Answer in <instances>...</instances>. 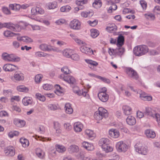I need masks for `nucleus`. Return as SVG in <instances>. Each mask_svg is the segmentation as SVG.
Wrapping results in <instances>:
<instances>
[{"mask_svg":"<svg viewBox=\"0 0 160 160\" xmlns=\"http://www.w3.org/2000/svg\"><path fill=\"white\" fill-rule=\"evenodd\" d=\"M22 102L25 106H27L31 103L32 101L29 98L25 97L22 100Z\"/></svg>","mask_w":160,"mask_h":160,"instance_id":"obj_43","label":"nucleus"},{"mask_svg":"<svg viewBox=\"0 0 160 160\" xmlns=\"http://www.w3.org/2000/svg\"><path fill=\"white\" fill-rule=\"evenodd\" d=\"M140 3L143 10L146 9L147 7V5L145 2L144 1H140Z\"/></svg>","mask_w":160,"mask_h":160,"instance_id":"obj_62","label":"nucleus"},{"mask_svg":"<svg viewBox=\"0 0 160 160\" xmlns=\"http://www.w3.org/2000/svg\"><path fill=\"white\" fill-rule=\"evenodd\" d=\"M96 78L99 79L101 80L103 82H106L107 83H110V80L104 77H102L100 76H97Z\"/></svg>","mask_w":160,"mask_h":160,"instance_id":"obj_51","label":"nucleus"},{"mask_svg":"<svg viewBox=\"0 0 160 160\" xmlns=\"http://www.w3.org/2000/svg\"><path fill=\"white\" fill-rule=\"evenodd\" d=\"M70 26L74 29L79 30L80 28L81 23L79 20L74 19L70 22Z\"/></svg>","mask_w":160,"mask_h":160,"instance_id":"obj_11","label":"nucleus"},{"mask_svg":"<svg viewBox=\"0 0 160 160\" xmlns=\"http://www.w3.org/2000/svg\"><path fill=\"white\" fill-rule=\"evenodd\" d=\"M125 49L122 47H119L115 49V55H118L120 57L123 54Z\"/></svg>","mask_w":160,"mask_h":160,"instance_id":"obj_21","label":"nucleus"},{"mask_svg":"<svg viewBox=\"0 0 160 160\" xmlns=\"http://www.w3.org/2000/svg\"><path fill=\"white\" fill-rule=\"evenodd\" d=\"M37 156L40 158H42L43 157V155H42V152L40 148H38L36 152Z\"/></svg>","mask_w":160,"mask_h":160,"instance_id":"obj_48","label":"nucleus"},{"mask_svg":"<svg viewBox=\"0 0 160 160\" xmlns=\"http://www.w3.org/2000/svg\"><path fill=\"white\" fill-rule=\"evenodd\" d=\"M107 110L102 107L99 108L98 110L96 111L94 114V118L98 120H102L103 117L106 118L108 117Z\"/></svg>","mask_w":160,"mask_h":160,"instance_id":"obj_2","label":"nucleus"},{"mask_svg":"<svg viewBox=\"0 0 160 160\" xmlns=\"http://www.w3.org/2000/svg\"><path fill=\"white\" fill-rule=\"evenodd\" d=\"M73 52V50L72 49H66L63 51L62 54L64 56L69 58L70 57Z\"/></svg>","mask_w":160,"mask_h":160,"instance_id":"obj_31","label":"nucleus"},{"mask_svg":"<svg viewBox=\"0 0 160 160\" xmlns=\"http://www.w3.org/2000/svg\"><path fill=\"white\" fill-rule=\"evenodd\" d=\"M9 7L11 10L17 11L20 10V5L16 4H11L9 5Z\"/></svg>","mask_w":160,"mask_h":160,"instance_id":"obj_36","label":"nucleus"},{"mask_svg":"<svg viewBox=\"0 0 160 160\" xmlns=\"http://www.w3.org/2000/svg\"><path fill=\"white\" fill-rule=\"evenodd\" d=\"M126 122L130 125H133L136 123L135 118L132 116H128L126 119Z\"/></svg>","mask_w":160,"mask_h":160,"instance_id":"obj_23","label":"nucleus"},{"mask_svg":"<svg viewBox=\"0 0 160 160\" xmlns=\"http://www.w3.org/2000/svg\"><path fill=\"white\" fill-rule=\"evenodd\" d=\"M68 150L70 153H72L77 152L79 151V148L77 146L75 145H72L69 147Z\"/></svg>","mask_w":160,"mask_h":160,"instance_id":"obj_25","label":"nucleus"},{"mask_svg":"<svg viewBox=\"0 0 160 160\" xmlns=\"http://www.w3.org/2000/svg\"><path fill=\"white\" fill-rule=\"evenodd\" d=\"M134 147L136 151L139 153L143 155H146L147 154L148 151L147 147L143 146L138 147L137 144H136Z\"/></svg>","mask_w":160,"mask_h":160,"instance_id":"obj_12","label":"nucleus"},{"mask_svg":"<svg viewBox=\"0 0 160 160\" xmlns=\"http://www.w3.org/2000/svg\"><path fill=\"white\" fill-rule=\"evenodd\" d=\"M36 96L38 99L41 101L44 102L46 100L45 97L43 95H41V94L40 93H36Z\"/></svg>","mask_w":160,"mask_h":160,"instance_id":"obj_46","label":"nucleus"},{"mask_svg":"<svg viewBox=\"0 0 160 160\" xmlns=\"http://www.w3.org/2000/svg\"><path fill=\"white\" fill-rule=\"evenodd\" d=\"M60 78L63 79L64 81L67 82L70 84H74L76 82V80L73 77L71 76L64 75L61 74L60 76Z\"/></svg>","mask_w":160,"mask_h":160,"instance_id":"obj_8","label":"nucleus"},{"mask_svg":"<svg viewBox=\"0 0 160 160\" xmlns=\"http://www.w3.org/2000/svg\"><path fill=\"white\" fill-rule=\"evenodd\" d=\"M145 133L147 137L148 138H154L156 137V134L155 132L150 129L146 130Z\"/></svg>","mask_w":160,"mask_h":160,"instance_id":"obj_20","label":"nucleus"},{"mask_svg":"<svg viewBox=\"0 0 160 160\" xmlns=\"http://www.w3.org/2000/svg\"><path fill=\"white\" fill-rule=\"evenodd\" d=\"M4 24L5 26L4 28H8L13 31H18L17 30L18 25H15L11 22H5Z\"/></svg>","mask_w":160,"mask_h":160,"instance_id":"obj_16","label":"nucleus"},{"mask_svg":"<svg viewBox=\"0 0 160 160\" xmlns=\"http://www.w3.org/2000/svg\"><path fill=\"white\" fill-rule=\"evenodd\" d=\"M124 38L121 34L118 36L117 38V46L118 47H122L124 44Z\"/></svg>","mask_w":160,"mask_h":160,"instance_id":"obj_24","label":"nucleus"},{"mask_svg":"<svg viewBox=\"0 0 160 160\" xmlns=\"http://www.w3.org/2000/svg\"><path fill=\"white\" fill-rule=\"evenodd\" d=\"M61 71L63 72L64 75L67 76L68 74H69L70 72L68 68L67 67H64L61 68Z\"/></svg>","mask_w":160,"mask_h":160,"instance_id":"obj_45","label":"nucleus"},{"mask_svg":"<svg viewBox=\"0 0 160 160\" xmlns=\"http://www.w3.org/2000/svg\"><path fill=\"white\" fill-rule=\"evenodd\" d=\"M80 50L82 53H85L87 54H93V50L90 48L83 46L80 48Z\"/></svg>","mask_w":160,"mask_h":160,"instance_id":"obj_17","label":"nucleus"},{"mask_svg":"<svg viewBox=\"0 0 160 160\" xmlns=\"http://www.w3.org/2000/svg\"><path fill=\"white\" fill-rule=\"evenodd\" d=\"M17 39L19 41H22L26 43H28L33 42L32 39L31 38L27 36L18 37Z\"/></svg>","mask_w":160,"mask_h":160,"instance_id":"obj_18","label":"nucleus"},{"mask_svg":"<svg viewBox=\"0 0 160 160\" xmlns=\"http://www.w3.org/2000/svg\"><path fill=\"white\" fill-rule=\"evenodd\" d=\"M98 97L99 99L103 102H107L108 99L109 95L106 93L100 92L98 94Z\"/></svg>","mask_w":160,"mask_h":160,"instance_id":"obj_14","label":"nucleus"},{"mask_svg":"<svg viewBox=\"0 0 160 160\" xmlns=\"http://www.w3.org/2000/svg\"><path fill=\"white\" fill-rule=\"evenodd\" d=\"M92 5L95 7L96 5H97L98 7H100L102 5V3L101 0H95V2L93 3Z\"/></svg>","mask_w":160,"mask_h":160,"instance_id":"obj_52","label":"nucleus"},{"mask_svg":"<svg viewBox=\"0 0 160 160\" xmlns=\"http://www.w3.org/2000/svg\"><path fill=\"white\" fill-rule=\"evenodd\" d=\"M4 35L6 37H13L14 35H18V33H14L11 32L7 30L5 31L4 32Z\"/></svg>","mask_w":160,"mask_h":160,"instance_id":"obj_44","label":"nucleus"},{"mask_svg":"<svg viewBox=\"0 0 160 160\" xmlns=\"http://www.w3.org/2000/svg\"><path fill=\"white\" fill-rule=\"evenodd\" d=\"M3 69L6 72H12L18 69V67L13 64H7L3 66Z\"/></svg>","mask_w":160,"mask_h":160,"instance_id":"obj_13","label":"nucleus"},{"mask_svg":"<svg viewBox=\"0 0 160 160\" xmlns=\"http://www.w3.org/2000/svg\"><path fill=\"white\" fill-rule=\"evenodd\" d=\"M64 126V128L67 131H70L72 128V125L69 123H65Z\"/></svg>","mask_w":160,"mask_h":160,"instance_id":"obj_53","label":"nucleus"},{"mask_svg":"<svg viewBox=\"0 0 160 160\" xmlns=\"http://www.w3.org/2000/svg\"><path fill=\"white\" fill-rule=\"evenodd\" d=\"M54 87L58 92L60 93L62 92V88L60 87V85L56 84L55 85Z\"/></svg>","mask_w":160,"mask_h":160,"instance_id":"obj_61","label":"nucleus"},{"mask_svg":"<svg viewBox=\"0 0 160 160\" xmlns=\"http://www.w3.org/2000/svg\"><path fill=\"white\" fill-rule=\"evenodd\" d=\"M154 12L158 14H160V6H157L154 7Z\"/></svg>","mask_w":160,"mask_h":160,"instance_id":"obj_64","label":"nucleus"},{"mask_svg":"<svg viewBox=\"0 0 160 160\" xmlns=\"http://www.w3.org/2000/svg\"><path fill=\"white\" fill-rule=\"evenodd\" d=\"M91 36L93 38L97 37L99 34L98 30L95 29H92L91 30Z\"/></svg>","mask_w":160,"mask_h":160,"instance_id":"obj_41","label":"nucleus"},{"mask_svg":"<svg viewBox=\"0 0 160 160\" xmlns=\"http://www.w3.org/2000/svg\"><path fill=\"white\" fill-rule=\"evenodd\" d=\"M110 142L109 140L107 138H101L99 142V144L100 146L102 147L103 145L109 144Z\"/></svg>","mask_w":160,"mask_h":160,"instance_id":"obj_35","label":"nucleus"},{"mask_svg":"<svg viewBox=\"0 0 160 160\" xmlns=\"http://www.w3.org/2000/svg\"><path fill=\"white\" fill-rule=\"evenodd\" d=\"M47 54L42 52H37L35 53V55L37 57H45L46 56Z\"/></svg>","mask_w":160,"mask_h":160,"instance_id":"obj_50","label":"nucleus"},{"mask_svg":"<svg viewBox=\"0 0 160 160\" xmlns=\"http://www.w3.org/2000/svg\"><path fill=\"white\" fill-rule=\"evenodd\" d=\"M109 134L110 137L113 138H117L119 135V131L116 129H112L109 131Z\"/></svg>","mask_w":160,"mask_h":160,"instance_id":"obj_19","label":"nucleus"},{"mask_svg":"<svg viewBox=\"0 0 160 160\" xmlns=\"http://www.w3.org/2000/svg\"><path fill=\"white\" fill-rule=\"evenodd\" d=\"M140 97L144 101H150L152 100V97L151 96H148L145 92H142L140 94Z\"/></svg>","mask_w":160,"mask_h":160,"instance_id":"obj_29","label":"nucleus"},{"mask_svg":"<svg viewBox=\"0 0 160 160\" xmlns=\"http://www.w3.org/2000/svg\"><path fill=\"white\" fill-rule=\"evenodd\" d=\"M108 4H110L112 6L110 7L109 9L108 10V12L109 13H111L112 12V10H115L117 9V7L116 4L113 1L110 0L108 1Z\"/></svg>","mask_w":160,"mask_h":160,"instance_id":"obj_27","label":"nucleus"},{"mask_svg":"<svg viewBox=\"0 0 160 160\" xmlns=\"http://www.w3.org/2000/svg\"><path fill=\"white\" fill-rule=\"evenodd\" d=\"M85 133L87 138L91 139L95 136L93 131L90 129H86L85 131Z\"/></svg>","mask_w":160,"mask_h":160,"instance_id":"obj_22","label":"nucleus"},{"mask_svg":"<svg viewBox=\"0 0 160 160\" xmlns=\"http://www.w3.org/2000/svg\"><path fill=\"white\" fill-rule=\"evenodd\" d=\"M98 21L96 20H95L93 21H88V22L90 25L92 26H95L98 23Z\"/></svg>","mask_w":160,"mask_h":160,"instance_id":"obj_63","label":"nucleus"},{"mask_svg":"<svg viewBox=\"0 0 160 160\" xmlns=\"http://www.w3.org/2000/svg\"><path fill=\"white\" fill-rule=\"evenodd\" d=\"M56 148L57 151L60 153H63L66 150V148L64 146L58 145L56 146Z\"/></svg>","mask_w":160,"mask_h":160,"instance_id":"obj_38","label":"nucleus"},{"mask_svg":"<svg viewBox=\"0 0 160 160\" xmlns=\"http://www.w3.org/2000/svg\"><path fill=\"white\" fill-rule=\"evenodd\" d=\"M17 90L19 92H27L28 91V88L23 85H20L17 87Z\"/></svg>","mask_w":160,"mask_h":160,"instance_id":"obj_42","label":"nucleus"},{"mask_svg":"<svg viewBox=\"0 0 160 160\" xmlns=\"http://www.w3.org/2000/svg\"><path fill=\"white\" fill-rule=\"evenodd\" d=\"M126 71L129 77L136 80H138L139 78L137 72L132 68H128Z\"/></svg>","mask_w":160,"mask_h":160,"instance_id":"obj_6","label":"nucleus"},{"mask_svg":"<svg viewBox=\"0 0 160 160\" xmlns=\"http://www.w3.org/2000/svg\"><path fill=\"white\" fill-rule=\"evenodd\" d=\"M83 128V125L80 122H75L74 124V129L76 132H81Z\"/></svg>","mask_w":160,"mask_h":160,"instance_id":"obj_15","label":"nucleus"},{"mask_svg":"<svg viewBox=\"0 0 160 160\" xmlns=\"http://www.w3.org/2000/svg\"><path fill=\"white\" fill-rule=\"evenodd\" d=\"M83 147L88 151H91L94 149L92 144L89 143L87 142H84L82 143Z\"/></svg>","mask_w":160,"mask_h":160,"instance_id":"obj_28","label":"nucleus"},{"mask_svg":"<svg viewBox=\"0 0 160 160\" xmlns=\"http://www.w3.org/2000/svg\"><path fill=\"white\" fill-rule=\"evenodd\" d=\"M39 48L41 50L44 51H50L53 50V49L50 46L48 45L45 44H42L40 45Z\"/></svg>","mask_w":160,"mask_h":160,"instance_id":"obj_26","label":"nucleus"},{"mask_svg":"<svg viewBox=\"0 0 160 160\" xmlns=\"http://www.w3.org/2000/svg\"><path fill=\"white\" fill-rule=\"evenodd\" d=\"M106 29L108 32H111L112 31L117 30V27L114 23H112L108 25V26L106 28Z\"/></svg>","mask_w":160,"mask_h":160,"instance_id":"obj_34","label":"nucleus"},{"mask_svg":"<svg viewBox=\"0 0 160 160\" xmlns=\"http://www.w3.org/2000/svg\"><path fill=\"white\" fill-rule=\"evenodd\" d=\"M32 4L31 3L23 4L22 5H20V9L21 8L25 9L29 7L32 6Z\"/></svg>","mask_w":160,"mask_h":160,"instance_id":"obj_54","label":"nucleus"},{"mask_svg":"<svg viewBox=\"0 0 160 160\" xmlns=\"http://www.w3.org/2000/svg\"><path fill=\"white\" fill-rule=\"evenodd\" d=\"M48 109L52 110H55L57 108V106L55 104H50L48 106Z\"/></svg>","mask_w":160,"mask_h":160,"instance_id":"obj_58","label":"nucleus"},{"mask_svg":"<svg viewBox=\"0 0 160 160\" xmlns=\"http://www.w3.org/2000/svg\"><path fill=\"white\" fill-rule=\"evenodd\" d=\"M116 146L117 151L119 152H125L128 149L127 145L122 141L117 142Z\"/></svg>","mask_w":160,"mask_h":160,"instance_id":"obj_5","label":"nucleus"},{"mask_svg":"<svg viewBox=\"0 0 160 160\" xmlns=\"http://www.w3.org/2000/svg\"><path fill=\"white\" fill-rule=\"evenodd\" d=\"M73 91L74 93L79 96L82 95L84 97H86L87 95L88 96V95L87 94V90H79V88L77 86H74L73 87Z\"/></svg>","mask_w":160,"mask_h":160,"instance_id":"obj_10","label":"nucleus"},{"mask_svg":"<svg viewBox=\"0 0 160 160\" xmlns=\"http://www.w3.org/2000/svg\"><path fill=\"white\" fill-rule=\"evenodd\" d=\"M11 108L13 111H15L18 112L21 111V109L18 106L16 105H13L11 107Z\"/></svg>","mask_w":160,"mask_h":160,"instance_id":"obj_59","label":"nucleus"},{"mask_svg":"<svg viewBox=\"0 0 160 160\" xmlns=\"http://www.w3.org/2000/svg\"><path fill=\"white\" fill-rule=\"evenodd\" d=\"M47 5L49 9H53L56 8L58 6L57 2H56L48 3Z\"/></svg>","mask_w":160,"mask_h":160,"instance_id":"obj_40","label":"nucleus"},{"mask_svg":"<svg viewBox=\"0 0 160 160\" xmlns=\"http://www.w3.org/2000/svg\"><path fill=\"white\" fill-rule=\"evenodd\" d=\"M145 115L149 116L152 117H155L158 123V126L160 127V115L158 113H155L154 111L151 108L149 107L146 108Z\"/></svg>","mask_w":160,"mask_h":160,"instance_id":"obj_3","label":"nucleus"},{"mask_svg":"<svg viewBox=\"0 0 160 160\" xmlns=\"http://www.w3.org/2000/svg\"><path fill=\"white\" fill-rule=\"evenodd\" d=\"M70 36L72 38V39L78 44L79 45L83 44L85 43L83 41L80 39L74 34L71 33Z\"/></svg>","mask_w":160,"mask_h":160,"instance_id":"obj_32","label":"nucleus"},{"mask_svg":"<svg viewBox=\"0 0 160 160\" xmlns=\"http://www.w3.org/2000/svg\"><path fill=\"white\" fill-rule=\"evenodd\" d=\"M53 86L49 84H45L43 86V88L46 90H49L52 88Z\"/></svg>","mask_w":160,"mask_h":160,"instance_id":"obj_47","label":"nucleus"},{"mask_svg":"<svg viewBox=\"0 0 160 160\" xmlns=\"http://www.w3.org/2000/svg\"><path fill=\"white\" fill-rule=\"evenodd\" d=\"M87 2V0L76 1V3L78 6H83V5L86 3Z\"/></svg>","mask_w":160,"mask_h":160,"instance_id":"obj_49","label":"nucleus"},{"mask_svg":"<svg viewBox=\"0 0 160 160\" xmlns=\"http://www.w3.org/2000/svg\"><path fill=\"white\" fill-rule=\"evenodd\" d=\"M4 152L6 155L9 157H12L15 154L14 148L11 146H8L5 149Z\"/></svg>","mask_w":160,"mask_h":160,"instance_id":"obj_9","label":"nucleus"},{"mask_svg":"<svg viewBox=\"0 0 160 160\" xmlns=\"http://www.w3.org/2000/svg\"><path fill=\"white\" fill-rule=\"evenodd\" d=\"M85 61L89 64V67L92 69H93L94 67H96L98 64L97 62L91 60L86 59Z\"/></svg>","mask_w":160,"mask_h":160,"instance_id":"obj_33","label":"nucleus"},{"mask_svg":"<svg viewBox=\"0 0 160 160\" xmlns=\"http://www.w3.org/2000/svg\"><path fill=\"white\" fill-rule=\"evenodd\" d=\"M70 58L76 61H78L79 59V57L77 54H73L72 53Z\"/></svg>","mask_w":160,"mask_h":160,"instance_id":"obj_55","label":"nucleus"},{"mask_svg":"<svg viewBox=\"0 0 160 160\" xmlns=\"http://www.w3.org/2000/svg\"><path fill=\"white\" fill-rule=\"evenodd\" d=\"M144 16L147 19H149V18H154V15L151 13H145L144 14Z\"/></svg>","mask_w":160,"mask_h":160,"instance_id":"obj_60","label":"nucleus"},{"mask_svg":"<svg viewBox=\"0 0 160 160\" xmlns=\"http://www.w3.org/2000/svg\"><path fill=\"white\" fill-rule=\"evenodd\" d=\"M2 58L3 60L7 62H18L20 60L19 58H16L14 55L9 54L6 52L2 53Z\"/></svg>","mask_w":160,"mask_h":160,"instance_id":"obj_4","label":"nucleus"},{"mask_svg":"<svg viewBox=\"0 0 160 160\" xmlns=\"http://www.w3.org/2000/svg\"><path fill=\"white\" fill-rule=\"evenodd\" d=\"M93 14V12L91 11H89L88 12H83L81 13V16L84 18L91 17Z\"/></svg>","mask_w":160,"mask_h":160,"instance_id":"obj_37","label":"nucleus"},{"mask_svg":"<svg viewBox=\"0 0 160 160\" xmlns=\"http://www.w3.org/2000/svg\"><path fill=\"white\" fill-rule=\"evenodd\" d=\"M42 77L41 74H38L35 77V81L37 83H39L40 81V80L42 79Z\"/></svg>","mask_w":160,"mask_h":160,"instance_id":"obj_57","label":"nucleus"},{"mask_svg":"<svg viewBox=\"0 0 160 160\" xmlns=\"http://www.w3.org/2000/svg\"><path fill=\"white\" fill-rule=\"evenodd\" d=\"M148 51V47L145 45L135 47L133 49L134 54L136 56H141L146 54Z\"/></svg>","mask_w":160,"mask_h":160,"instance_id":"obj_1","label":"nucleus"},{"mask_svg":"<svg viewBox=\"0 0 160 160\" xmlns=\"http://www.w3.org/2000/svg\"><path fill=\"white\" fill-rule=\"evenodd\" d=\"M102 148L106 152H111L113 150L112 148L109 145V144L104 145Z\"/></svg>","mask_w":160,"mask_h":160,"instance_id":"obj_39","label":"nucleus"},{"mask_svg":"<svg viewBox=\"0 0 160 160\" xmlns=\"http://www.w3.org/2000/svg\"><path fill=\"white\" fill-rule=\"evenodd\" d=\"M122 109L124 113L126 115H129L132 113V108L129 106L124 105L122 106Z\"/></svg>","mask_w":160,"mask_h":160,"instance_id":"obj_30","label":"nucleus"},{"mask_svg":"<svg viewBox=\"0 0 160 160\" xmlns=\"http://www.w3.org/2000/svg\"><path fill=\"white\" fill-rule=\"evenodd\" d=\"M2 10L3 13L9 15L11 13L10 10L7 7H3L2 8Z\"/></svg>","mask_w":160,"mask_h":160,"instance_id":"obj_56","label":"nucleus"},{"mask_svg":"<svg viewBox=\"0 0 160 160\" xmlns=\"http://www.w3.org/2000/svg\"><path fill=\"white\" fill-rule=\"evenodd\" d=\"M10 79L14 82L22 81L24 80L23 74L21 72H15L13 76H11L10 77Z\"/></svg>","mask_w":160,"mask_h":160,"instance_id":"obj_7","label":"nucleus"}]
</instances>
